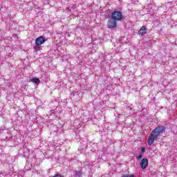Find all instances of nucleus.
Wrapping results in <instances>:
<instances>
[{"instance_id": "obj_2", "label": "nucleus", "mask_w": 177, "mask_h": 177, "mask_svg": "<svg viewBox=\"0 0 177 177\" xmlns=\"http://www.w3.org/2000/svg\"><path fill=\"white\" fill-rule=\"evenodd\" d=\"M123 17L124 16L122 15V12L120 11L115 10L112 12V19L116 21H121Z\"/></svg>"}, {"instance_id": "obj_13", "label": "nucleus", "mask_w": 177, "mask_h": 177, "mask_svg": "<svg viewBox=\"0 0 177 177\" xmlns=\"http://www.w3.org/2000/svg\"><path fill=\"white\" fill-rule=\"evenodd\" d=\"M72 9H75V6H73L72 7Z\"/></svg>"}, {"instance_id": "obj_9", "label": "nucleus", "mask_w": 177, "mask_h": 177, "mask_svg": "<svg viewBox=\"0 0 177 177\" xmlns=\"http://www.w3.org/2000/svg\"><path fill=\"white\" fill-rule=\"evenodd\" d=\"M142 157H143V153H140V154L136 156V160H142Z\"/></svg>"}, {"instance_id": "obj_4", "label": "nucleus", "mask_w": 177, "mask_h": 177, "mask_svg": "<svg viewBox=\"0 0 177 177\" xmlns=\"http://www.w3.org/2000/svg\"><path fill=\"white\" fill-rule=\"evenodd\" d=\"M140 165L142 169H146L147 165H149V160L147 158H142L140 162Z\"/></svg>"}, {"instance_id": "obj_3", "label": "nucleus", "mask_w": 177, "mask_h": 177, "mask_svg": "<svg viewBox=\"0 0 177 177\" xmlns=\"http://www.w3.org/2000/svg\"><path fill=\"white\" fill-rule=\"evenodd\" d=\"M107 27L111 30L117 27V21L113 18L110 19L108 20Z\"/></svg>"}, {"instance_id": "obj_10", "label": "nucleus", "mask_w": 177, "mask_h": 177, "mask_svg": "<svg viewBox=\"0 0 177 177\" xmlns=\"http://www.w3.org/2000/svg\"><path fill=\"white\" fill-rule=\"evenodd\" d=\"M122 177H135V175L130 174V176H129V174H127V175H124Z\"/></svg>"}, {"instance_id": "obj_12", "label": "nucleus", "mask_w": 177, "mask_h": 177, "mask_svg": "<svg viewBox=\"0 0 177 177\" xmlns=\"http://www.w3.org/2000/svg\"><path fill=\"white\" fill-rule=\"evenodd\" d=\"M53 177H62V176L59 174H55Z\"/></svg>"}, {"instance_id": "obj_14", "label": "nucleus", "mask_w": 177, "mask_h": 177, "mask_svg": "<svg viewBox=\"0 0 177 177\" xmlns=\"http://www.w3.org/2000/svg\"><path fill=\"white\" fill-rule=\"evenodd\" d=\"M66 10H70V8H66Z\"/></svg>"}, {"instance_id": "obj_8", "label": "nucleus", "mask_w": 177, "mask_h": 177, "mask_svg": "<svg viewBox=\"0 0 177 177\" xmlns=\"http://www.w3.org/2000/svg\"><path fill=\"white\" fill-rule=\"evenodd\" d=\"M31 82H33V84H39L40 82L39 80L37 77L32 78Z\"/></svg>"}, {"instance_id": "obj_5", "label": "nucleus", "mask_w": 177, "mask_h": 177, "mask_svg": "<svg viewBox=\"0 0 177 177\" xmlns=\"http://www.w3.org/2000/svg\"><path fill=\"white\" fill-rule=\"evenodd\" d=\"M45 42V37L44 36H40L37 37L35 40V44L37 46H41Z\"/></svg>"}, {"instance_id": "obj_7", "label": "nucleus", "mask_w": 177, "mask_h": 177, "mask_svg": "<svg viewBox=\"0 0 177 177\" xmlns=\"http://www.w3.org/2000/svg\"><path fill=\"white\" fill-rule=\"evenodd\" d=\"M74 176L75 177H81V176H82V171H75V174H74Z\"/></svg>"}, {"instance_id": "obj_6", "label": "nucleus", "mask_w": 177, "mask_h": 177, "mask_svg": "<svg viewBox=\"0 0 177 177\" xmlns=\"http://www.w3.org/2000/svg\"><path fill=\"white\" fill-rule=\"evenodd\" d=\"M140 35L143 36V35H146V34H147V28H146V26H142L141 28L140 29Z\"/></svg>"}, {"instance_id": "obj_1", "label": "nucleus", "mask_w": 177, "mask_h": 177, "mask_svg": "<svg viewBox=\"0 0 177 177\" xmlns=\"http://www.w3.org/2000/svg\"><path fill=\"white\" fill-rule=\"evenodd\" d=\"M165 129L167 128L164 126H158L156 127L149 135L148 138V145L149 146H151L153 143H154V140L158 139V136L162 135V133H165Z\"/></svg>"}, {"instance_id": "obj_11", "label": "nucleus", "mask_w": 177, "mask_h": 177, "mask_svg": "<svg viewBox=\"0 0 177 177\" xmlns=\"http://www.w3.org/2000/svg\"><path fill=\"white\" fill-rule=\"evenodd\" d=\"M145 151H146V149L145 147H142L140 153H142V154H143V153H145Z\"/></svg>"}]
</instances>
